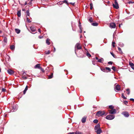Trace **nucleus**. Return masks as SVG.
I'll return each instance as SVG.
<instances>
[{
	"mask_svg": "<svg viewBox=\"0 0 134 134\" xmlns=\"http://www.w3.org/2000/svg\"><path fill=\"white\" fill-rule=\"evenodd\" d=\"M108 4H110V2L109 1L108 2Z\"/></svg>",
	"mask_w": 134,
	"mask_h": 134,
	"instance_id": "nucleus-62",
	"label": "nucleus"
},
{
	"mask_svg": "<svg viewBox=\"0 0 134 134\" xmlns=\"http://www.w3.org/2000/svg\"><path fill=\"white\" fill-rule=\"evenodd\" d=\"M112 69L114 71H116V68L114 66H113Z\"/></svg>",
	"mask_w": 134,
	"mask_h": 134,
	"instance_id": "nucleus-45",
	"label": "nucleus"
},
{
	"mask_svg": "<svg viewBox=\"0 0 134 134\" xmlns=\"http://www.w3.org/2000/svg\"><path fill=\"white\" fill-rule=\"evenodd\" d=\"M122 114L126 117H128L129 116V114L127 111H123L122 113Z\"/></svg>",
	"mask_w": 134,
	"mask_h": 134,
	"instance_id": "nucleus-7",
	"label": "nucleus"
},
{
	"mask_svg": "<svg viewBox=\"0 0 134 134\" xmlns=\"http://www.w3.org/2000/svg\"><path fill=\"white\" fill-rule=\"evenodd\" d=\"M124 103L126 105H127V104L128 103V102L126 101H125L124 102Z\"/></svg>",
	"mask_w": 134,
	"mask_h": 134,
	"instance_id": "nucleus-51",
	"label": "nucleus"
},
{
	"mask_svg": "<svg viewBox=\"0 0 134 134\" xmlns=\"http://www.w3.org/2000/svg\"><path fill=\"white\" fill-rule=\"evenodd\" d=\"M30 29L31 31L32 32H34L36 31V29L35 27L31 26L30 27Z\"/></svg>",
	"mask_w": 134,
	"mask_h": 134,
	"instance_id": "nucleus-14",
	"label": "nucleus"
},
{
	"mask_svg": "<svg viewBox=\"0 0 134 134\" xmlns=\"http://www.w3.org/2000/svg\"><path fill=\"white\" fill-rule=\"evenodd\" d=\"M57 4L58 5H61L63 4V2L61 1L59 2Z\"/></svg>",
	"mask_w": 134,
	"mask_h": 134,
	"instance_id": "nucleus-43",
	"label": "nucleus"
},
{
	"mask_svg": "<svg viewBox=\"0 0 134 134\" xmlns=\"http://www.w3.org/2000/svg\"><path fill=\"white\" fill-rule=\"evenodd\" d=\"M38 31L40 33L41 32V30L40 29H38Z\"/></svg>",
	"mask_w": 134,
	"mask_h": 134,
	"instance_id": "nucleus-56",
	"label": "nucleus"
},
{
	"mask_svg": "<svg viewBox=\"0 0 134 134\" xmlns=\"http://www.w3.org/2000/svg\"><path fill=\"white\" fill-rule=\"evenodd\" d=\"M17 15L18 17H20L21 16V10H19L18 11Z\"/></svg>",
	"mask_w": 134,
	"mask_h": 134,
	"instance_id": "nucleus-22",
	"label": "nucleus"
},
{
	"mask_svg": "<svg viewBox=\"0 0 134 134\" xmlns=\"http://www.w3.org/2000/svg\"><path fill=\"white\" fill-rule=\"evenodd\" d=\"M121 97L124 99H126V98L124 96V93H122L121 94Z\"/></svg>",
	"mask_w": 134,
	"mask_h": 134,
	"instance_id": "nucleus-35",
	"label": "nucleus"
},
{
	"mask_svg": "<svg viewBox=\"0 0 134 134\" xmlns=\"http://www.w3.org/2000/svg\"><path fill=\"white\" fill-rule=\"evenodd\" d=\"M22 78L24 80H26L27 78V77L26 76H22Z\"/></svg>",
	"mask_w": 134,
	"mask_h": 134,
	"instance_id": "nucleus-44",
	"label": "nucleus"
},
{
	"mask_svg": "<svg viewBox=\"0 0 134 134\" xmlns=\"http://www.w3.org/2000/svg\"><path fill=\"white\" fill-rule=\"evenodd\" d=\"M109 26L111 28H115L116 27V25L115 23H110Z\"/></svg>",
	"mask_w": 134,
	"mask_h": 134,
	"instance_id": "nucleus-6",
	"label": "nucleus"
},
{
	"mask_svg": "<svg viewBox=\"0 0 134 134\" xmlns=\"http://www.w3.org/2000/svg\"><path fill=\"white\" fill-rule=\"evenodd\" d=\"M86 55L89 57H91V55L88 53H87Z\"/></svg>",
	"mask_w": 134,
	"mask_h": 134,
	"instance_id": "nucleus-39",
	"label": "nucleus"
},
{
	"mask_svg": "<svg viewBox=\"0 0 134 134\" xmlns=\"http://www.w3.org/2000/svg\"><path fill=\"white\" fill-rule=\"evenodd\" d=\"M106 69L107 71H111L110 69L108 67H106Z\"/></svg>",
	"mask_w": 134,
	"mask_h": 134,
	"instance_id": "nucleus-27",
	"label": "nucleus"
},
{
	"mask_svg": "<svg viewBox=\"0 0 134 134\" xmlns=\"http://www.w3.org/2000/svg\"><path fill=\"white\" fill-rule=\"evenodd\" d=\"M87 116H85L82 118L81 121L82 123H85L86 122Z\"/></svg>",
	"mask_w": 134,
	"mask_h": 134,
	"instance_id": "nucleus-8",
	"label": "nucleus"
},
{
	"mask_svg": "<svg viewBox=\"0 0 134 134\" xmlns=\"http://www.w3.org/2000/svg\"><path fill=\"white\" fill-rule=\"evenodd\" d=\"M27 2H25V3H24V5H26L27 4Z\"/></svg>",
	"mask_w": 134,
	"mask_h": 134,
	"instance_id": "nucleus-59",
	"label": "nucleus"
},
{
	"mask_svg": "<svg viewBox=\"0 0 134 134\" xmlns=\"http://www.w3.org/2000/svg\"><path fill=\"white\" fill-rule=\"evenodd\" d=\"M62 2H63V3H65L67 4L68 5L69 4L67 2V1L66 0L64 1H62Z\"/></svg>",
	"mask_w": 134,
	"mask_h": 134,
	"instance_id": "nucleus-38",
	"label": "nucleus"
},
{
	"mask_svg": "<svg viewBox=\"0 0 134 134\" xmlns=\"http://www.w3.org/2000/svg\"><path fill=\"white\" fill-rule=\"evenodd\" d=\"M115 4L113 3V5L114 8L116 9H118L119 8V6L117 2V1H115L114 2Z\"/></svg>",
	"mask_w": 134,
	"mask_h": 134,
	"instance_id": "nucleus-3",
	"label": "nucleus"
},
{
	"mask_svg": "<svg viewBox=\"0 0 134 134\" xmlns=\"http://www.w3.org/2000/svg\"><path fill=\"white\" fill-rule=\"evenodd\" d=\"M38 38H39L41 39L42 38H43V36H38Z\"/></svg>",
	"mask_w": 134,
	"mask_h": 134,
	"instance_id": "nucleus-50",
	"label": "nucleus"
},
{
	"mask_svg": "<svg viewBox=\"0 0 134 134\" xmlns=\"http://www.w3.org/2000/svg\"><path fill=\"white\" fill-rule=\"evenodd\" d=\"M75 51H76V49H81L82 48V47L80 46V43H77L75 45Z\"/></svg>",
	"mask_w": 134,
	"mask_h": 134,
	"instance_id": "nucleus-5",
	"label": "nucleus"
},
{
	"mask_svg": "<svg viewBox=\"0 0 134 134\" xmlns=\"http://www.w3.org/2000/svg\"><path fill=\"white\" fill-rule=\"evenodd\" d=\"M108 64H113V62H109L108 63Z\"/></svg>",
	"mask_w": 134,
	"mask_h": 134,
	"instance_id": "nucleus-49",
	"label": "nucleus"
},
{
	"mask_svg": "<svg viewBox=\"0 0 134 134\" xmlns=\"http://www.w3.org/2000/svg\"><path fill=\"white\" fill-rule=\"evenodd\" d=\"M105 112L104 111H99L97 112L96 115L97 116L99 117L104 115L105 114Z\"/></svg>",
	"mask_w": 134,
	"mask_h": 134,
	"instance_id": "nucleus-1",
	"label": "nucleus"
},
{
	"mask_svg": "<svg viewBox=\"0 0 134 134\" xmlns=\"http://www.w3.org/2000/svg\"><path fill=\"white\" fill-rule=\"evenodd\" d=\"M56 51L55 48V47L54 48V50H53V52H55Z\"/></svg>",
	"mask_w": 134,
	"mask_h": 134,
	"instance_id": "nucleus-57",
	"label": "nucleus"
},
{
	"mask_svg": "<svg viewBox=\"0 0 134 134\" xmlns=\"http://www.w3.org/2000/svg\"><path fill=\"white\" fill-rule=\"evenodd\" d=\"M133 3V2H131V1H129V4H130V3Z\"/></svg>",
	"mask_w": 134,
	"mask_h": 134,
	"instance_id": "nucleus-58",
	"label": "nucleus"
},
{
	"mask_svg": "<svg viewBox=\"0 0 134 134\" xmlns=\"http://www.w3.org/2000/svg\"><path fill=\"white\" fill-rule=\"evenodd\" d=\"M45 53L46 54H49L50 53V51H45Z\"/></svg>",
	"mask_w": 134,
	"mask_h": 134,
	"instance_id": "nucleus-33",
	"label": "nucleus"
},
{
	"mask_svg": "<svg viewBox=\"0 0 134 134\" xmlns=\"http://www.w3.org/2000/svg\"><path fill=\"white\" fill-rule=\"evenodd\" d=\"M3 41L6 43L7 42V39L6 37H5L3 39Z\"/></svg>",
	"mask_w": 134,
	"mask_h": 134,
	"instance_id": "nucleus-31",
	"label": "nucleus"
},
{
	"mask_svg": "<svg viewBox=\"0 0 134 134\" xmlns=\"http://www.w3.org/2000/svg\"><path fill=\"white\" fill-rule=\"evenodd\" d=\"M130 100L134 102V99L133 98H130Z\"/></svg>",
	"mask_w": 134,
	"mask_h": 134,
	"instance_id": "nucleus-54",
	"label": "nucleus"
},
{
	"mask_svg": "<svg viewBox=\"0 0 134 134\" xmlns=\"http://www.w3.org/2000/svg\"><path fill=\"white\" fill-rule=\"evenodd\" d=\"M7 72L10 75L13 74L14 73V71H13L10 69L8 70Z\"/></svg>",
	"mask_w": 134,
	"mask_h": 134,
	"instance_id": "nucleus-10",
	"label": "nucleus"
},
{
	"mask_svg": "<svg viewBox=\"0 0 134 134\" xmlns=\"http://www.w3.org/2000/svg\"><path fill=\"white\" fill-rule=\"evenodd\" d=\"M95 132H96L97 134H100V133L102 132V131L101 129H99L95 130Z\"/></svg>",
	"mask_w": 134,
	"mask_h": 134,
	"instance_id": "nucleus-9",
	"label": "nucleus"
},
{
	"mask_svg": "<svg viewBox=\"0 0 134 134\" xmlns=\"http://www.w3.org/2000/svg\"><path fill=\"white\" fill-rule=\"evenodd\" d=\"M114 115H107L105 118L108 120H111L114 119Z\"/></svg>",
	"mask_w": 134,
	"mask_h": 134,
	"instance_id": "nucleus-2",
	"label": "nucleus"
},
{
	"mask_svg": "<svg viewBox=\"0 0 134 134\" xmlns=\"http://www.w3.org/2000/svg\"><path fill=\"white\" fill-rule=\"evenodd\" d=\"M41 67L40 66V64H36L35 66V68H37L39 69H40Z\"/></svg>",
	"mask_w": 134,
	"mask_h": 134,
	"instance_id": "nucleus-18",
	"label": "nucleus"
},
{
	"mask_svg": "<svg viewBox=\"0 0 134 134\" xmlns=\"http://www.w3.org/2000/svg\"><path fill=\"white\" fill-rule=\"evenodd\" d=\"M109 113L111 114H114L116 113V111L115 109H113L111 110H109Z\"/></svg>",
	"mask_w": 134,
	"mask_h": 134,
	"instance_id": "nucleus-4",
	"label": "nucleus"
},
{
	"mask_svg": "<svg viewBox=\"0 0 134 134\" xmlns=\"http://www.w3.org/2000/svg\"><path fill=\"white\" fill-rule=\"evenodd\" d=\"M22 10L23 11H25V10L24 8V9H22Z\"/></svg>",
	"mask_w": 134,
	"mask_h": 134,
	"instance_id": "nucleus-61",
	"label": "nucleus"
},
{
	"mask_svg": "<svg viewBox=\"0 0 134 134\" xmlns=\"http://www.w3.org/2000/svg\"><path fill=\"white\" fill-rule=\"evenodd\" d=\"M98 23L96 22L92 23V25L94 26H97L98 25Z\"/></svg>",
	"mask_w": 134,
	"mask_h": 134,
	"instance_id": "nucleus-21",
	"label": "nucleus"
},
{
	"mask_svg": "<svg viewBox=\"0 0 134 134\" xmlns=\"http://www.w3.org/2000/svg\"><path fill=\"white\" fill-rule=\"evenodd\" d=\"M115 89L118 91H120V86L118 84L116 85L115 87Z\"/></svg>",
	"mask_w": 134,
	"mask_h": 134,
	"instance_id": "nucleus-11",
	"label": "nucleus"
},
{
	"mask_svg": "<svg viewBox=\"0 0 134 134\" xmlns=\"http://www.w3.org/2000/svg\"><path fill=\"white\" fill-rule=\"evenodd\" d=\"M115 43L114 41H113L112 42V45L113 47H115Z\"/></svg>",
	"mask_w": 134,
	"mask_h": 134,
	"instance_id": "nucleus-42",
	"label": "nucleus"
},
{
	"mask_svg": "<svg viewBox=\"0 0 134 134\" xmlns=\"http://www.w3.org/2000/svg\"><path fill=\"white\" fill-rule=\"evenodd\" d=\"M6 89L4 88H2V91L3 92H5L6 91Z\"/></svg>",
	"mask_w": 134,
	"mask_h": 134,
	"instance_id": "nucleus-47",
	"label": "nucleus"
},
{
	"mask_svg": "<svg viewBox=\"0 0 134 134\" xmlns=\"http://www.w3.org/2000/svg\"><path fill=\"white\" fill-rule=\"evenodd\" d=\"M27 89H28V86H26L25 90H27Z\"/></svg>",
	"mask_w": 134,
	"mask_h": 134,
	"instance_id": "nucleus-55",
	"label": "nucleus"
},
{
	"mask_svg": "<svg viewBox=\"0 0 134 134\" xmlns=\"http://www.w3.org/2000/svg\"><path fill=\"white\" fill-rule=\"evenodd\" d=\"M27 21L28 23H30L31 22V21L30 20V19L29 18L27 17Z\"/></svg>",
	"mask_w": 134,
	"mask_h": 134,
	"instance_id": "nucleus-36",
	"label": "nucleus"
},
{
	"mask_svg": "<svg viewBox=\"0 0 134 134\" xmlns=\"http://www.w3.org/2000/svg\"><path fill=\"white\" fill-rule=\"evenodd\" d=\"M90 9H91L92 10V9L93 8V4L92 3H91L90 4Z\"/></svg>",
	"mask_w": 134,
	"mask_h": 134,
	"instance_id": "nucleus-41",
	"label": "nucleus"
},
{
	"mask_svg": "<svg viewBox=\"0 0 134 134\" xmlns=\"http://www.w3.org/2000/svg\"><path fill=\"white\" fill-rule=\"evenodd\" d=\"M88 20L90 22H92L93 21V20L92 17H90Z\"/></svg>",
	"mask_w": 134,
	"mask_h": 134,
	"instance_id": "nucleus-29",
	"label": "nucleus"
},
{
	"mask_svg": "<svg viewBox=\"0 0 134 134\" xmlns=\"http://www.w3.org/2000/svg\"><path fill=\"white\" fill-rule=\"evenodd\" d=\"M26 91H27V90H24L23 91L24 94H25V93Z\"/></svg>",
	"mask_w": 134,
	"mask_h": 134,
	"instance_id": "nucleus-52",
	"label": "nucleus"
},
{
	"mask_svg": "<svg viewBox=\"0 0 134 134\" xmlns=\"http://www.w3.org/2000/svg\"><path fill=\"white\" fill-rule=\"evenodd\" d=\"M98 120L97 119H95L93 121V122L96 124H97L98 122Z\"/></svg>",
	"mask_w": 134,
	"mask_h": 134,
	"instance_id": "nucleus-34",
	"label": "nucleus"
},
{
	"mask_svg": "<svg viewBox=\"0 0 134 134\" xmlns=\"http://www.w3.org/2000/svg\"><path fill=\"white\" fill-rule=\"evenodd\" d=\"M10 49L12 50H13L15 48V46L14 45H11L10 47Z\"/></svg>",
	"mask_w": 134,
	"mask_h": 134,
	"instance_id": "nucleus-26",
	"label": "nucleus"
},
{
	"mask_svg": "<svg viewBox=\"0 0 134 134\" xmlns=\"http://www.w3.org/2000/svg\"><path fill=\"white\" fill-rule=\"evenodd\" d=\"M15 31L17 34H19L20 33V30L18 29H15Z\"/></svg>",
	"mask_w": 134,
	"mask_h": 134,
	"instance_id": "nucleus-23",
	"label": "nucleus"
},
{
	"mask_svg": "<svg viewBox=\"0 0 134 134\" xmlns=\"http://www.w3.org/2000/svg\"><path fill=\"white\" fill-rule=\"evenodd\" d=\"M26 16H29L30 15V13H29V9H28V10L26 11Z\"/></svg>",
	"mask_w": 134,
	"mask_h": 134,
	"instance_id": "nucleus-16",
	"label": "nucleus"
},
{
	"mask_svg": "<svg viewBox=\"0 0 134 134\" xmlns=\"http://www.w3.org/2000/svg\"><path fill=\"white\" fill-rule=\"evenodd\" d=\"M97 60H98V58L97 57H96V58H95Z\"/></svg>",
	"mask_w": 134,
	"mask_h": 134,
	"instance_id": "nucleus-60",
	"label": "nucleus"
},
{
	"mask_svg": "<svg viewBox=\"0 0 134 134\" xmlns=\"http://www.w3.org/2000/svg\"><path fill=\"white\" fill-rule=\"evenodd\" d=\"M104 61V59L103 58H101L100 59H99L98 60V62L99 63H102V61Z\"/></svg>",
	"mask_w": 134,
	"mask_h": 134,
	"instance_id": "nucleus-24",
	"label": "nucleus"
},
{
	"mask_svg": "<svg viewBox=\"0 0 134 134\" xmlns=\"http://www.w3.org/2000/svg\"><path fill=\"white\" fill-rule=\"evenodd\" d=\"M110 54L112 55L114 58H115V55L114 54L113 52H110Z\"/></svg>",
	"mask_w": 134,
	"mask_h": 134,
	"instance_id": "nucleus-40",
	"label": "nucleus"
},
{
	"mask_svg": "<svg viewBox=\"0 0 134 134\" xmlns=\"http://www.w3.org/2000/svg\"><path fill=\"white\" fill-rule=\"evenodd\" d=\"M40 69L43 72H44V69L42 68L41 67V68H40Z\"/></svg>",
	"mask_w": 134,
	"mask_h": 134,
	"instance_id": "nucleus-46",
	"label": "nucleus"
},
{
	"mask_svg": "<svg viewBox=\"0 0 134 134\" xmlns=\"http://www.w3.org/2000/svg\"><path fill=\"white\" fill-rule=\"evenodd\" d=\"M126 91L127 92V94H128V95H129L130 93V90L129 88H127L126 89Z\"/></svg>",
	"mask_w": 134,
	"mask_h": 134,
	"instance_id": "nucleus-28",
	"label": "nucleus"
},
{
	"mask_svg": "<svg viewBox=\"0 0 134 134\" xmlns=\"http://www.w3.org/2000/svg\"><path fill=\"white\" fill-rule=\"evenodd\" d=\"M79 28L81 30V32H82V30H81V23L79 22Z\"/></svg>",
	"mask_w": 134,
	"mask_h": 134,
	"instance_id": "nucleus-30",
	"label": "nucleus"
},
{
	"mask_svg": "<svg viewBox=\"0 0 134 134\" xmlns=\"http://www.w3.org/2000/svg\"><path fill=\"white\" fill-rule=\"evenodd\" d=\"M109 108L110 109H114V107L112 105H109Z\"/></svg>",
	"mask_w": 134,
	"mask_h": 134,
	"instance_id": "nucleus-37",
	"label": "nucleus"
},
{
	"mask_svg": "<svg viewBox=\"0 0 134 134\" xmlns=\"http://www.w3.org/2000/svg\"><path fill=\"white\" fill-rule=\"evenodd\" d=\"M119 27H120V25H119Z\"/></svg>",
	"mask_w": 134,
	"mask_h": 134,
	"instance_id": "nucleus-63",
	"label": "nucleus"
},
{
	"mask_svg": "<svg viewBox=\"0 0 134 134\" xmlns=\"http://www.w3.org/2000/svg\"><path fill=\"white\" fill-rule=\"evenodd\" d=\"M118 49L119 52L121 54L122 53V52L121 50V49L119 47H118Z\"/></svg>",
	"mask_w": 134,
	"mask_h": 134,
	"instance_id": "nucleus-25",
	"label": "nucleus"
},
{
	"mask_svg": "<svg viewBox=\"0 0 134 134\" xmlns=\"http://www.w3.org/2000/svg\"><path fill=\"white\" fill-rule=\"evenodd\" d=\"M100 69L102 71L104 72H108V71H107L106 70V67L101 68H100Z\"/></svg>",
	"mask_w": 134,
	"mask_h": 134,
	"instance_id": "nucleus-15",
	"label": "nucleus"
},
{
	"mask_svg": "<svg viewBox=\"0 0 134 134\" xmlns=\"http://www.w3.org/2000/svg\"><path fill=\"white\" fill-rule=\"evenodd\" d=\"M16 107H14L13 106L12 107L11 111H12V112L15 111L16 110Z\"/></svg>",
	"mask_w": 134,
	"mask_h": 134,
	"instance_id": "nucleus-17",
	"label": "nucleus"
},
{
	"mask_svg": "<svg viewBox=\"0 0 134 134\" xmlns=\"http://www.w3.org/2000/svg\"><path fill=\"white\" fill-rule=\"evenodd\" d=\"M70 3L71 4L73 5H74L75 3Z\"/></svg>",
	"mask_w": 134,
	"mask_h": 134,
	"instance_id": "nucleus-53",
	"label": "nucleus"
},
{
	"mask_svg": "<svg viewBox=\"0 0 134 134\" xmlns=\"http://www.w3.org/2000/svg\"><path fill=\"white\" fill-rule=\"evenodd\" d=\"M68 134H75V132H69Z\"/></svg>",
	"mask_w": 134,
	"mask_h": 134,
	"instance_id": "nucleus-48",
	"label": "nucleus"
},
{
	"mask_svg": "<svg viewBox=\"0 0 134 134\" xmlns=\"http://www.w3.org/2000/svg\"><path fill=\"white\" fill-rule=\"evenodd\" d=\"M50 40L47 38L46 40V43L48 45H49L51 43L49 42Z\"/></svg>",
	"mask_w": 134,
	"mask_h": 134,
	"instance_id": "nucleus-20",
	"label": "nucleus"
},
{
	"mask_svg": "<svg viewBox=\"0 0 134 134\" xmlns=\"http://www.w3.org/2000/svg\"><path fill=\"white\" fill-rule=\"evenodd\" d=\"M53 74L52 73H51V74L48 75V79H50L52 78L53 77Z\"/></svg>",
	"mask_w": 134,
	"mask_h": 134,
	"instance_id": "nucleus-19",
	"label": "nucleus"
},
{
	"mask_svg": "<svg viewBox=\"0 0 134 134\" xmlns=\"http://www.w3.org/2000/svg\"><path fill=\"white\" fill-rule=\"evenodd\" d=\"M100 129V125L99 124H98L96 125L94 128L95 130H97Z\"/></svg>",
	"mask_w": 134,
	"mask_h": 134,
	"instance_id": "nucleus-12",
	"label": "nucleus"
},
{
	"mask_svg": "<svg viewBox=\"0 0 134 134\" xmlns=\"http://www.w3.org/2000/svg\"><path fill=\"white\" fill-rule=\"evenodd\" d=\"M75 134H83V133L81 132L78 131H76L75 132Z\"/></svg>",
	"mask_w": 134,
	"mask_h": 134,
	"instance_id": "nucleus-32",
	"label": "nucleus"
},
{
	"mask_svg": "<svg viewBox=\"0 0 134 134\" xmlns=\"http://www.w3.org/2000/svg\"><path fill=\"white\" fill-rule=\"evenodd\" d=\"M129 64L132 69H134V64L133 63L130 62H129Z\"/></svg>",
	"mask_w": 134,
	"mask_h": 134,
	"instance_id": "nucleus-13",
	"label": "nucleus"
}]
</instances>
